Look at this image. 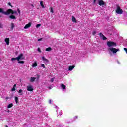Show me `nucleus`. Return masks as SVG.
Returning a JSON list of instances; mask_svg holds the SVG:
<instances>
[{"mask_svg":"<svg viewBox=\"0 0 127 127\" xmlns=\"http://www.w3.org/2000/svg\"><path fill=\"white\" fill-rule=\"evenodd\" d=\"M23 59H24V57H23V54H20L17 57L12 58L11 61H14V60H17V61H19V60H23Z\"/></svg>","mask_w":127,"mask_h":127,"instance_id":"f257e3e1","label":"nucleus"},{"mask_svg":"<svg viewBox=\"0 0 127 127\" xmlns=\"http://www.w3.org/2000/svg\"><path fill=\"white\" fill-rule=\"evenodd\" d=\"M9 14H17V11H13L11 9H8L7 10V15H9Z\"/></svg>","mask_w":127,"mask_h":127,"instance_id":"f03ea898","label":"nucleus"},{"mask_svg":"<svg viewBox=\"0 0 127 127\" xmlns=\"http://www.w3.org/2000/svg\"><path fill=\"white\" fill-rule=\"evenodd\" d=\"M116 12L118 14H122L123 13V11L122 9H121V7L119 6V5H117V9L116 10Z\"/></svg>","mask_w":127,"mask_h":127,"instance_id":"7ed1b4c3","label":"nucleus"},{"mask_svg":"<svg viewBox=\"0 0 127 127\" xmlns=\"http://www.w3.org/2000/svg\"><path fill=\"white\" fill-rule=\"evenodd\" d=\"M107 46L108 47H112L113 46H117V43L113 41H108L107 42Z\"/></svg>","mask_w":127,"mask_h":127,"instance_id":"20e7f679","label":"nucleus"},{"mask_svg":"<svg viewBox=\"0 0 127 127\" xmlns=\"http://www.w3.org/2000/svg\"><path fill=\"white\" fill-rule=\"evenodd\" d=\"M109 50H110V51H111V52H113V53H117V52H118V51H120V49H116L115 48H110Z\"/></svg>","mask_w":127,"mask_h":127,"instance_id":"39448f33","label":"nucleus"},{"mask_svg":"<svg viewBox=\"0 0 127 127\" xmlns=\"http://www.w3.org/2000/svg\"><path fill=\"white\" fill-rule=\"evenodd\" d=\"M98 4L100 6H103L106 5V3L103 0H99Z\"/></svg>","mask_w":127,"mask_h":127,"instance_id":"423d86ee","label":"nucleus"},{"mask_svg":"<svg viewBox=\"0 0 127 127\" xmlns=\"http://www.w3.org/2000/svg\"><path fill=\"white\" fill-rule=\"evenodd\" d=\"M27 90L29 92H32L33 91V87H32V85H29L27 86Z\"/></svg>","mask_w":127,"mask_h":127,"instance_id":"0eeeda50","label":"nucleus"},{"mask_svg":"<svg viewBox=\"0 0 127 127\" xmlns=\"http://www.w3.org/2000/svg\"><path fill=\"white\" fill-rule=\"evenodd\" d=\"M0 13H2V14H4L5 15H7V11L4 12L3 8H0Z\"/></svg>","mask_w":127,"mask_h":127,"instance_id":"6e6552de","label":"nucleus"},{"mask_svg":"<svg viewBox=\"0 0 127 127\" xmlns=\"http://www.w3.org/2000/svg\"><path fill=\"white\" fill-rule=\"evenodd\" d=\"M31 26V23L29 22V23L25 25L24 28V29H27V28H29Z\"/></svg>","mask_w":127,"mask_h":127,"instance_id":"1a4fd4ad","label":"nucleus"},{"mask_svg":"<svg viewBox=\"0 0 127 127\" xmlns=\"http://www.w3.org/2000/svg\"><path fill=\"white\" fill-rule=\"evenodd\" d=\"M9 18H10V19H16V17H15V16L13 15V14H12L9 16Z\"/></svg>","mask_w":127,"mask_h":127,"instance_id":"9d476101","label":"nucleus"},{"mask_svg":"<svg viewBox=\"0 0 127 127\" xmlns=\"http://www.w3.org/2000/svg\"><path fill=\"white\" fill-rule=\"evenodd\" d=\"M35 80H36V77H32L30 78V82L31 83H33V82H34V81H35Z\"/></svg>","mask_w":127,"mask_h":127,"instance_id":"9b49d317","label":"nucleus"},{"mask_svg":"<svg viewBox=\"0 0 127 127\" xmlns=\"http://www.w3.org/2000/svg\"><path fill=\"white\" fill-rule=\"evenodd\" d=\"M5 42H6L7 45H9V38H5Z\"/></svg>","mask_w":127,"mask_h":127,"instance_id":"f8f14e48","label":"nucleus"},{"mask_svg":"<svg viewBox=\"0 0 127 127\" xmlns=\"http://www.w3.org/2000/svg\"><path fill=\"white\" fill-rule=\"evenodd\" d=\"M72 22H74L75 23H77V19H76V18L74 16H72Z\"/></svg>","mask_w":127,"mask_h":127,"instance_id":"ddd939ff","label":"nucleus"},{"mask_svg":"<svg viewBox=\"0 0 127 127\" xmlns=\"http://www.w3.org/2000/svg\"><path fill=\"white\" fill-rule=\"evenodd\" d=\"M74 68H75V65L69 66L68 70L69 71H72V70H73V69H74Z\"/></svg>","mask_w":127,"mask_h":127,"instance_id":"4468645a","label":"nucleus"},{"mask_svg":"<svg viewBox=\"0 0 127 127\" xmlns=\"http://www.w3.org/2000/svg\"><path fill=\"white\" fill-rule=\"evenodd\" d=\"M12 107H13V104H9L7 106V109H10V108H12Z\"/></svg>","mask_w":127,"mask_h":127,"instance_id":"2eb2a0df","label":"nucleus"},{"mask_svg":"<svg viewBox=\"0 0 127 127\" xmlns=\"http://www.w3.org/2000/svg\"><path fill=\"white\" fill-rule=\"evenodd\" d=\"M61 88H62V89L63 90H65V89H66V85H64V84H61Z\"/></svg>","mask_w":127,"mask_h":127,"instance_id":"dca6fc26","label":"nucleus"},{"mask_svg":"<svg viewBox=\"0 0 127 127\" xmlns=\"http://www.w3.org/2000/svg\"><path fill=\"white\" fill-rule=\"evenodd\" d=\"M15 27V25H14V23H12L11 24V29L12 30H13V28H14Z\"/></svg>","mask_w":127,"mask_h":127,"instance_id":"f3484780","label":"nucleus"},{"mask_svg":"<svg viewBox=\"0 0 127 127\" xmlns=\"http://www.w3.org/2000/svg\"><path fill=\"white\" fill-rule=\"evenodd\" d=\"M32 67L33 68H34V67H37V63L36 62H34V63L32 65Z\"/></svg>","mask_w":127,"mask_h":127,"instance_id":"a211bd4d","label":"nucleus"},{"mask_svg":"<svg viewBox=\"0 0 127 127\" xmlns=\"http://www.w3.org/2000/svg\"><path fill=\"white\" fill-rule=\"evenodd\" d=\"M41 6H42V8H45L44 5H43V1H41L40 3Z\"/></svg>","mask_w":127,"mask_h":127,"instance_id":"6ab92c4d","label":"nucleus"},{"mask_svg":"<svg viewBox=\"0 0 127 127\" xmlns=\"http://www.w3.org/2000/svg\"><path fill=\"white\" fill-rule=\"evenodd\" d=\"M42 59L43 61H46V62H49L48 60L47 59L45 58L44 57H42Z\"/></svg>","mask_w":127,"mask_h":127,"instance_id":"aec40b11","label":"nucleus"},{"mask_svg":"<svg viewBox=\"0 0 127 127\" xmlns=\"http://www.w3.org/2000/svg\"><path fill=\"white\" fill-rule=\"evenodd\" d=\"M18 93L19 94H20V95L21 96H22V95H23V92H22V89H20L19 91H18Z\"/></svg>","mask_w":127,"mask_h":127,"instance_id":"412c9836","label":"nucleus"},{"mask_svg":"<svg viewBox=\"0 0 127 127\" xmlns=\"http://www.w3.org/2000/svg\"><path fill=\"white\" fill-rule=\"evenodd\" d=\"M52 50V48L51 47H48L46 49V51H51Z\"/></svg>","mask_w":127,"mask_h":127,"instance_id":"4be33fe9","label":"nucleus"},{"mask_svg":"<svg viewBox=\"0 0 127 127\" xmlns=\"http://www.w3.org/2000/svg\"><path fill=\"white\" fill-rule=\"evenodd\" d=\"M15 102L16 104H17L18 103V97H15Z\"/></svg>","mask_w":127,"mask_h":127,"instance_id":"5701e85b","label":"nucleus"},{"mask_svg":"<svg viewBox=\"0 0 127 127\" xmlns=\"http://www.w3.org/2000/svg\"><path fill=\"white\" fill-rule=\"evenodd\" d=\"M101 39H103V40H106L107 37H106L104 35L102 36Z\"/></svg>","mask_w":127,"mask_h":127,"instance_id":"b1692460","label":"nucleus"},{"mask_svg":"<svg viewBox=\"0 0 127 127\" xmlns=\"http://www.w3.org/2000/svg\"><path fill=\"white\" fill-rule=\"evenodd\" d=\"M18 63H20V64H24V61L19 60Z\"/></svg>","mask_w":127,"mask_h":127,"instance_id":"393cba45","label":"nucleus"},{"mask_svg":"<svg viewBox=\"0 0 127 127\" xmlns=\"http://www.w3.org/2000/svg\"><path fill=\"white\" fill-rule=\"evenodd\" d=\"M41 67H42L43 69H45V65L43 64H41Z\"/></svg>","mask_w":127,"mask_h":127,"instance_id":"a878e982","label":"nucleus"},{"mask_svg":"<svg viewBox=\"0 0 127 127\" xmlns=\"http://www.w3.org/2000/svg\"><path fill=\"white\" fill-rule=\"evenodd\" d=\"M40 26H41V24H38L36 25V27L37 28H38V27H40Z\"/></svg>","mask_w":127,"mask_h":127,"instance_id":"bb28decb","label":"nucleus"},{"mask_svg":"<svg viewBox=\"0 0 127 127\" xmlns=\"http://www.w3.org/2000/svg\"><path fill=\"white\" fill-rule=\"evenodd\" d=\"M104 36V35L103 34V33H99V36L100 37V38H102V37Z\"/></svg>","mask_w":127,"mask_h":127,"instance_id":"cd10ccee","label":"nucleus"},{"mask_svg":"<svg viewBox=\"0 0 127 127\" xmlns=\"http://www.w3.org/2000/svg\"><path fill=\"white\" fill-rule=\"evenodd\" d=\"M50 12H51L52 13H53V8L52 7L50 8Z\"/></svg>","mask_w":127,"mask_h":127,"instance_id":"c85d7f7f","label":"nucleus"},{"mask_svg":"<svg viewBox=\"0 0 127 127\" xmlns=\"http://www.w3.org/2000/svg\"><path fill=\"white\" fill-rule=\"evenodd\" d=\"M17 10L18 11V13H19V14H20V10H19V8H17Z\"/></svg>","mask_w":127,"mask_h":127,"instance_id":"c756f323","label":"nucleus"},{"mask_svg":"<svg viewBox=\"0 0 127 127\" xmlns=\"http://www.w3.org/2000/svg\"><path fill=\"white\" fill-rule=\"evenodd\" d=\"M51 83H53V82H54V78H52L51 79Z\"/></svg>","mask_w":127,"mask_h":127,"instance_id":"7c9ffc66","label":"nucleus"},{"mask_svg":"<svg viewBox=\"0 0 127 127\" xmlns=\"http://www.w3.org/2000/svg\"><path fill=\"white\" fill-rule=\"evenodd\" d=\"M97 33V32H96V31H93V32H92V35H96V34Z\"/></svg>","mask_w":127,"mask_h":127,"instance_id":"2f4dec72","label":"nucleus"},{"mask_svg":"<svg viewBox=\"0 0 127 127\" xmlns=\"http://www.w3.org/2000/svg\"><path fill=\"white\" fill-rule=\"evenodd\" d=\"M8 4L9 6H11V7H13L12 5H11V3L10 2H9L8 3Z\"/></svg>","mask_w":127,"mask_h":127,"instance_id":"473e14b6","label":"nucleus"},{"mask_svg":"<svg viewBox=\"0 0 127 127\" xmlns=\"http://www.w3.org/2000/svg\"><path fill=\"white\" fill-rule=\"evenodd\" d=\"M11 91H12V92L15 91V87H13V88L11 89Z\"/></svg>","mask_w":127,"mask_h":127,"instance_id":"72a5a7b5","label":"nucleus"},{"mask_svg":"<svg viewBox=\"0 0 127 127\" xmlns=\"http://www.w3.org/2000/svg\"><path fill=\"white\" fill-rule=\"evenodd\" d=\"M48 89H49V90H51V89H52V86L51 85V86H49Z\"/></svg>","mask_w":127,"mask_h":127,"instance_id":"f704fd0d","label":"nucleus"},{"mask_svg":"<svg viewBox=\"0 0 127 127\" xmlns=\"http://www.w3.org/2000/svg\"><path fill=\"white\" fill-rule=\"evenodd\" d=\"M41 40H42V38L38 39V41H41Z\"/></svg>","mask_w":127,"mask_h":127,"instance_id":"c9c22d12","label":"nucleus"},{"mask_svg":"<svg viewBox=\"0 0 127 127\" xmlns=\"http://www.w3.org/2000/svg\"><path fill=\"white\" fill-rule=\"evenodd\" d=\"M52 102V100H51V99H50V100H49V104H51Z\"/></svg>","mask_w":127,"mask_h":127,"instance_id":"e433bc0d","label":"nucleus"},{"mask_svg":"<svg viewBox=\"0 0 127 127\" xmlns=\"http://www.w3.org/2000/svg\"><path fill=\"white\" fill-rule=\"evenodd\" d=\"M74 120H76V119H78V117L77 116L74 117Z\"/></svg>","mask_w":127,"mask_h":127,"instance_id":"4c0bfd02","label":"nucleus"},{"mask_svg":"<svg viewBox=\"0 0 127 127\" xmlns=\"http://www.w3.org/2000/svg\"><path fill=\"white\" fill-rule=\"evenodd\" d=\"M38 51L39 52H41V51L40 50V48H38Z\"/></svg>","mask_w":127,"mask_h":127,"instance_id":"58836bf2","label":"nucleus"},{"mask_svg":"<svg viewBox=\"0 0 127 127\" xmlns=\"http://www.w3.org/2000/svg\"><path fill=\"white\" fill-rule=\"evenodd\" d=\"M13 87V88H16V84H14Z\"/></svg>","mask_w":127,"mask_h":127,"instance_id":"ea45409f","label":"nucleus"},{"mask_svg":"<svg viewBox=\"0 0 127 127\" xmlns=\"http://www.w3.org/2000/svg\"><path fill=\"white\" fill-rule=\"evenodd\" d=\"M8 99H9V97H6L5 98L6 100H8Z\"/></svg>","mask_w":127,"mask_h":127,"instance_id":"a19ab883","label":"nucleus"},{"mask_svg":"<svg viewBox=\"0 0 127 127\" xmlns=\"http://www.w3.org/2000/svg\"><path fill=\"white\" fill-rule=\"evenodd\" d=\"M97 0H94V2H93V3H96V1Z\"/></svg>","mask_w":127,"mask_h":127,"instance_id":"79ce46f5","label":"nucleus"},{"mask_svg":"<svg viewBox=\"0 0 127 127\" xmlns=\"http://www.w3.org/2000/svg\"><path fill=\"white\" fill-rule=\"evenodd\" d=\"M39 79V75H37V79Z\"/></svg>","mask_w":127,"mask_h":127,"instance_id":"37998d69","label":"nucleus"},{"mask_svg":"<svg viewBox=\"0 0 127 127\" xmlns=\"http://www.w3.org/2000/svg\"><path fill=\"white\" fill-rule=\"evenodd\" d=\"M31 6H32L33 7H34V6L33 5V4H31Z\"/></svg>","mask_w":127,"mask_h":127,"instance_id":"c03bdc74","label":"nucleus"},{"mask_svg":"<svg viewBox=\"0 0 127 127\" xmlns=\"http://www.w3.org/2000/svg\"><path fill=\"white\" fill-rule=\"evenodd\" d=\"M17 54V52H16V54Z\"/></svg>","mask_w":127,"mask_h":127,"instance_id":"a18cd8bd","label":"nucleus"},{"mask_svg":"<svg viewBox=\"0 0 127 127\" xmlns=\"http://www.w3.org/2000/svg\"><path fill=\"white\" fill-rule=\"evenodd\" d=\"M0 17H1V16L0 15Z\"/></svg>","mask_w":127,"mask_h":127,"instance_id":"49530a36","label":"nucleus"},{"mask_svg":"<svg viewBox=\"0 0 127 127\" xmlns=\"http://www.w3.org/2000/svg\"><path fill=\"white\" fill-rule=\"evenodd\" d=\"M8 112H9V111H8Z\"/></svg>","mask_w":127,"mask_h":127,"instance_id":"de8ad7c7","label":"nucleus"}]
</instances>
